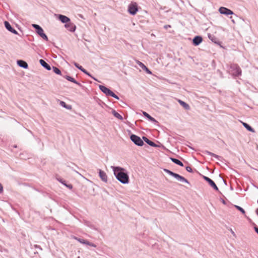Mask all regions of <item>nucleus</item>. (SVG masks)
Listing matches in <instances>:
<instances>
[{
  "mask_svg": "<svg viewBox=\"0 0 258 258\" xmlns=\"http://www.w3.org/2000/svg\"><path fill=\"white\" fill-rule=\"evenodd\" d=\"M114 175L116 178L122 184L129 183L130 178L127 171L123 168L119 166H111Z\"/></svg>",
  "mask_w": 258,
  "mask_h": 258,
  "instance_id": "f257e3e1",
  "label": "nucleus"
},
{
  "mask_svg": "<svg viewBox=\"0 0 258 258\" xmlns=\"http://www.w3.org/2000/svg\"><path fill=\"white\" fill-rule=\"evenodd\" d=\"M33 28L35 29L36 33L44 40L48 41V38L45 33L44 32L43 29L39 25L33 24L32 25Z\"/></svg>",
  "mask_w": 258,
  "mask_h": 258,
  "instance_id": "f03ea898",
  "label": "nucleus"
},
{
  "mask_svg": "<svg viewBox=\"0 0 258 258\" xmlns=\"http://www.w3.org/2000/svg\"><path fill=\"white\" fill-rule=\"evenodd\" d=\"M230 69L232 72V75L236 77L241 75V70L239 66L236 63H233L230 66Z\"/></svg>",
  "mask_w": 258,
  "mask_h": 258,
  "instance_id": "7ed1b4c3",
  "label": "nucleus"
},
{
  "mask_svg": "<svg viewBox=\"0 0 258 258\" xmlns=\"http://www.w3.org/2000/svg\"><path fill=\"white\" fill-rule=\"evenodd\" d=\"M130 139L137 146H143L144 144V140L136 135L132 134L130 136Z\"/></svg>",
  "mask_w": 258,
  "mask_h": 258,
  "instance_id": "20e7f679",
  "label": "nucleus"
},
{
  "mask_svg": "<svg viewBox=\"0 0 258 258\" xmlns=\"http://www.w3.org/2000/svg\"><path fill=\"white\" fill-rule=\"evenodd\" d=\"M127 11L132 15H135L138 11V5L135 2H132L128 6Z\"/></svg>",
  "mask_w": 258,
  "mask_h": 258,
  "instance_id": "39448f33",
  "label": "nucleus"
},
{
  "mask_svg": "<svg viewBox=\"0 0 258 258\" xmlns=\"http://www.w3.org/2000/svg\"><path fill=\"white\" fill-rule=\"evenodd\" d=\"M219 12L220 14L225 15L226 16L231 15L234 14V13L231 10L223 7H221L219 9Z\"/></svg>",
  "mask_w": 258,
  "mask_h": 258,
  "instance_id": "423d86ee",
  "label": "nucleus"
},
{
  "mask_svg": "<svg viewBox=\"0 0 258 258\" xmlns=\"http://www.w3.org/2000/svg\"><path fill=\"white\" fill-rule=\"evenodd\" d=\"M203 178L204 179V180L205 181H206L207 182H208L209 185L212 187H213V189H214L216 191H219L218 187H217V186L216 185V184H215V183L214 182V181L213 180H212L211 178H210L209 177L206 176H203Z\"/></svg>",
  "mask_w": 258,
  "mask_h": 258,
  "instance_id": "0eeeda50",
  "label": "nucleus"
},
{
  "mask_svg": "<svg viewBox=\"0 0 258 258\" xmlns=\"http://www.w3.org/2000/svg\"><path fill=\"white\" fill-rule=\"evenodd\" d=\"M4 25L6 29L14 34H18V32L12 26L10 23L7 21L4 22Z\"/></svg>",
  "mask_w": 258,
  "mask_h": 258,
  "instance_id": "6e6552de",
  "label": "nucleus"
},
{
  "mask_svg": "<svg viewBox=\"0 0 258 258\" xmlns=\"http://www.w3.org/2000/svg\"><path fill=\"white\" fill-rule=\"evenodd\" d=\"M64 27L67 28L69 31L71 32H74L75 31L76 29V25L72 23L71 21L68 22L67 24L64 25Z\"/></svg>",
  "mask_w": 258,
  "mask_h": 258,
  "instance_id": "1a4fd4ad",
  "label": "nucleus"
},
{
  "mask_svg": "<svg viewBox=\"0 0 258 258\" xmlns=\"http://www.w3.org/2000/svg\"><path fill=\"white\" fill-rule=\"evenodd\" d=\"M99 88L100 90L104 93L106 96H110V94L112 92V91L110 90L109 88H107L105 86L100 85L99 86Z\"/></svg>",
  "mask_w": 258,
  "mask_h": 258,
  "instance_id": "9d476101",
  "label": "nucleus"
},
{
  "mask_svg": "<svg viewBox=\"0 0 258 258\" xmlns=\"http://www.w3.org/2000/svg\"><path fill=\"white\" fill-rule=\"evenodd\" d=\"M173 177H174L179 181L189 184V181L186 178H185L183 176L180 175L177 173H174L173 175Z\"/></svg>",
  "mask_w": 258,
  "mask_h": 258,
  "instance_id": "9b49d317",
  "label": "nucleus"
},
{
  "mask_svg": "<svg viewBox=\"0 0 258 258\" xmlns=\"http://www.w3.org/2000/svg\"><path fill=\"white\" fill-rule=\"evenodd\" d=\"M57 18L61 23H64L65 24H67L71 21L69 17L61 14H58Z\"/></svg>",
  "mask_w": 258,
  "mask_h": 258,
  "instance_id": "f8f14e48",
  "label": "nucleus"
},
{
  "mask_svg": "<svg viewBox=\"0 0 258 258\" xmlns=\"http://www.w3.org/2000/svg\"><path fill=\"white\" fill-rule=\"evenodd\" d=\"M203 41V38L201 36H196L192 39V44L195 46H198Z\"/></svg>",
  "mask_w": 258,
  "mask_h": 258,
  "instance_id": "ddd939ff",
  "label": "nucleus"
},
{
  "mask_svg": "<svg viewBox=\"0 0 258 258\" xmlns=\"http://www.w3.org/2000/svg\"><path fill=\"white\" fill-rule=\"evenodd\" d=\"M98 171H99V172H98L99 176V177L100 178V179L103 182H107V176L106 173L104 171H103L101 169H99Z\"/></svg>",
  "mask_w": 258,
  "mask_h": 258,
  "instance_id": "4468645a",
  "label": "nucleus"
},
{
  "mask_svg": "<svg viewBox=\"0 0 258 258\" xmlns=\"http://www.w3.org/2000/svg\"><path fill=\"white\" fill-rule=\"evenodd\" d=\"M137 63L141 67L144 71H145L148 74H152L150 70L147 68L143 62L137 60Z\"/></svg>",
  "mask_w": 258,
  "mask_h": 258,
  "instance_id": "2eb2a0df",
  "label": "nucleus"
},
{
  "mask_svg": "<svg viewBox=\"0 0 258 258\" xmlns=\"http://www.w3.org/2000/svg\"><path fill=\"white\" fill-rule=\"evenodd\" d=\"M63 77L66 79L68 81L74 83L81 87H83L81 83L77 81L74 78L72 77L71 76L65 75L63 76Z\"/></svg>",
  "mask_w": 258,
  "mask_h": 258,
  "instance_id": "dca6fc26",
  "label": "nucleus"
},
{
  "mask_svg": "<svg viewBox=\"0 0 258 258\" xmlns=\"http://www.w3.org/2000/svg\"><path fill=\"white\" fill-rule=\"evenodd\" d=\"M208 36L209 39L211 41H212L213 42H214V43H215V44H216L217 45H220L221 42L214 35L211 34L209 33L208 34Z\"/></svg>",
  "mask_w": 258,
  "mask_h": 258,
  "instance_id": "f3484780",
  "label": "nucleus"
},
{
  "mask_svg": "<svg viewBox=\"0 0 258 258\" xmlns=\"http://www.w3.org/2000/svg\"><path fill=\"white\" fill-rule=\"evenodd\" d=\"M17 63L18 66L23 69H27L28 68V63L24 60L22 59H19L17 61Z\"/></svg>",
  "mask_w": 258,
  "mask_h": 258,
  "instance_id": "a211bd4d",
  "label": "nucleus"
},
{
  "mask_svg": "<svg viewBox=\"0 0 258 258\" xmlns=\"http://www.w3.org/2000/svg\"><path fill=\"white\" fill-rule=\"evenodd\" d=\"M143 140L149 145L153 147H159V146L156 144L154 142L150 140L145 136H143L142 138Z\"/></svg>",
  "mask_w": 258,
  "mask_h": 258,
  "instance_id": "6ab92c4d",
  "label": "nucleus"
},
{
  "mask_svg": "<svg viewBox=\"0 0 258 258\" xmlns=\"http://www.w3.org/2000/svg\"><path fill=\"white\" fill-rule=\"evenodd\" d=\"M39 63L43 68H44L47 71H50L51 70L50 66L48 63H47L44 60L42 59H40Z\"/></svg>",
  "mask_w": 258,
  "mask_h": 258,
  "instance_id": "aec40b11",
  "label": "nucleus"
},
{
  "mask_svg": "<svg viewBox=\"0 0 258 258\" xmlns=\"http://www.w3.org/2000/svg\"><path fill=\"white\" fill-rule=\"evenodd\" d=\"M143 114L150 121L153 123H157V121L153 117H152L149 114L145 111H143Z\"/></svg>",
  "mask_w": 258,
  "mask_h": 258,
  "instance_id": "412c9836",
  "label": "nucleus"
},
{
  "mask_svg": "<svg viewBox=\"0 0 258 258\" xmlns=\"http://www.w3.org/2000/svg\"><path fill=\"white\" fill-rule=\"evenodd\" d=\"M84 224L86 226H88V227L90 228L91 229H92L93 230H95L96 231H99V229L96 228L94 224H93L91 222L88 221H85Z\"/></svg>",
  "mask_w": 258,
  "mask_h": 258,
  "instance_id": "4be33fe9",
  "label": "nucleus"
},
{
  "mask_svg": "<svg viewBox=\"0 0 258 258\" xmlns=\"http://www.w3.org/2000/svg\"><path fill=\"white\" fill-rule=\"evenodd\" d=\"M204 153L207 155H210V156H211L213 157H215L216 158V159H217L218 160L220 161L221 159L222 158V157L219 156V155H217L214 153H213L210 151H208L207 150H206L204 152Z\"/></svg>",
  "mask_w": 258,
  "mask_h": 258,
  "instance_id": "5701e85b",
  "label": "nucleus"
},
{
  "mask_svg": "<svg viewBox=\"0 0 258 258\" xmlns=\"http://www.w3.org/2000/svg\"><path fill=\"white\" fill-rule=\"evenodd\" d=\"M242 123V125L249 132H250L251 133H254L255 131L254 130L248 123L244 122H241Z\"/></svg>",
  "mask_w": 258,
  "mask_h": 258,
  "instance_id": "b1692460",
  "label": "nucleus"
},
{
  "mask_svg": "<svg viewBox=\"0 0 258 258\" xmlns=\"http://www.w3.org/2000/svg\"><path fill=\"white\" fill-rule=\"evenodd\" d=\"M170 160L174 163H175V164H177V165H179L180 166H181V167L183 166V164L182 163V162L181 161H180L179 160H178V159L171 157L170 158Z\"/></svg>",
  "mask_w": 258,
  "mask_h": 258,
  "instance_id": "393cba45",
  "label": "nucleus"
},
{
  "mask_svg": "<svg viewBox=\"0 0 258 258\" xmlns=\"http://www.w3.org/2000/svg\"><path fill=\"white\" fill-rule=\"evenodd\" d=\"M178 102L185 109L189 110L190 109L189 105L184 101L181 100H178Z\"/></svg>",
  "mask_w": 258,
  "mask_h": 258,
  "instance_id": "a878e982",
  "label": "nucleus"
},
{
  "mask_svg": "<svg viewBox=\"0 0 258 258\" xmlns=\"http://www.w3.org/2000/svg\"><path fill=\"white\" fill-rule=\"evenodd\" d=\"M112 114L117 118L119 119V120H122L123 117L118 112H117L115 110H112Z\"/></svg>",
  "mask_w": 258,
  "mask_h": 258,
  "instance_id": "bb28decb",
  "label": "nucleus"
},
{
  "mask_svg": "<svg viewBox=\"0 0 258 258\" xmlns=\"http://www.w3.org/2000/svg\"><path fill=\"white\" fill-rule=\"evenodd\" d=\"M60 105L62 107H64V108H65L66 109H71L72 108L71 105L67 104L66 103V102L63 101H60Z\"/></svg>",
  "mask_w": 258,
  "mask_h": 258,
  "instance_id": "cd10ccee",
  "label": "nucleus"
},
{
  "mask_svg": "<svg viewBox=\"0 0 258 258\" xmlns=\"http://www.w3.org/2000/svg\"><path fill=\"white\" fill-rule=\"evenodd\" d=\"M82 72L84 73L85 74L87 75V76H88L89 77H91L92 79L97 81V80L85 69L84 70H83Z\"/></svg>",
  "mask_w": 258,
  "mask_h": 258,
  "instance_id": "c85d7f7f",
  "label": "nucleus"
},
{
  "mask_svg": "<svg viewBox=\"0 0 258 258\" xmlns=\"http://www.w3.org/2000/svg\"><path fill=\"white\" fill-rule=\"evenodd\" d=\"M52 70L53 72L57 75H61V71L57 67H52Z\"/></svg>",
  "mask_w": 258,
  "mask_h": 258,
  "instance_id": "c756f323",
  "label": "nucleus"
},
{
  "mask_svg": "<svg viewBox=\"0 0 258 258\" xmlns=\"http://www.w3.org/2000/svg\"><path fill=\"white\" fill-rule=\"evenodd\" d=\"M74 239L80 242L81 243L85 244V243H86L87 240H85L84 239L80 238L77 237H74Z\"/></svg>",
  "mask_w": 258,
  "mask_h": 258,
  "instance_id": "7c9ffc66",
  "label": "nucleus"
},
{
  "mask_svg": "<svg viewBox=\"0 0 258 258\" xmlns=\"http://www.w3.org/2000/svg\"><path fill=\"white\" fill-rule=\"evenodd\" d=\"M74 66L79 70H80L81 72L83 71V70H84V69L82 67V66H80L79 63H78L76 62H74Z\"/></svg>",
  "mask_w": 258,
  "mask_h": 258,
  "instance_id": "2f4dec72",
  "label": "nucleus"
},
{
  "mask_svg": "<svg viewBox=\"0 0 258 258\" xmlns=\"http://www.w3.org/2000/svg\"><path fill=\"white\" fill-rule=\"evenodd\" d=\"M235 207L242 214H244L245 213V210L242 207L237 205H235Z\"/></svg>",
  "mask_w": 258,
  "mask_h": 258,
  "instance_id": "473e14b6",
  "label": "nucleus"
},
{
  "mask_svg": "<svg viewBox=\"0 0 258 258\" xmlns=\"http://www.w3.org/2000/svg\"><path fill=\"white\" fill-rule=\"evenodd\" d=\"M164 171H165L166 173H168V174H169L170 175L173 176L174 172H173V171L169 170V169H163Z\"/></svg>",
  "mask_w": 258,
  "mask_h": 258,
  "instance_id": "72a5a7b5",
  "label": "nucleus"
},
{
  "mask_svg": "<svg viewBox=\"0 0 258 258\" xmlns=\"http://www.w3.org/2000/svg\"><path fill=\"white\" fill-rule=\"evenodd\" d=\"M85 244L89 245V246L93 247H96V245L94 243L91 242L88 240H87L86 243H85Z\"/></svg>",
  "mask_w": 258,
  "mask_h": 258,
  "instance_id": "f704fd0d",
  "label": "nucleus"
},
{
  "mask_svg": "<svg viewBox=\"0 0 258 258\" xmlns=\"http://www.w3.org/2000/svg\"><path fill=\"white\" fill-rule=\"evenodd\" d=\"M110 96H111V97H113V98H115V99H117V100H119V97H118L117 95H116L114 92H113L112 91L111 93L110 94Z\"/></svg>",
  "mask_w": 258,
  "mask_h": 258,
  "instance_id": "c9c22d12",
  "label": "nucleus"
},
{
  "mask_svg": "<svg viewBox=\"0 0 258 258\" xmlns=\"http://www.w3.org/2000/svg\"><path fill=\"white\" fill-rule=\"evenodd\" d=\"M57 180L64 185L66 183V181L61 178H57Z\"/></svg>",
  "mask_w": 258,
  "mask_h": 258,
  "instance_id": "e433bc0d",
  "label": "nucleus"
},
{
  "mask_svg": "<svg viewBox=\"0 0 258 258\" xmlns=\"http://www.w3.org/2000/svg\"><path fill=\"white\" fill-rule=\"evenodd\" d=\"M185 169L188 172L192 173L193 172L192 168L190 166H186Z\"/></svg>",
  "mask_w": 258,
  "mask_h": 258,
  "instance_id": "4c0bfd02",
  "label": "nucleus"
},
{
  "mask_svg": "<svg viewBox=\"0 0 258 258\" xmlns=\"http://www.w3.org/2000/svg\"><path fill=\"white\" fill-rule=\"evenodd\" d=\"M64 185L69 188V189H72L73 185L71 184H67V183L64 184Z\"/></svg>",
  "mask_w": 258,
  "mask_h": 258,
  "instance_id": "58836bf2",
  "label": "nucleus"
},
{
  "mask_svg": "<svg viewBox=\"0 0 258 258\" xmlns=\"http://www.w3.org/2000/svg\"><path fill=\"white\" fill-rule=\"evenodd\" d=\"M171 26L170 25H166L164 26V28L166 30L168 29L169 28H171Z\"/></svg>",
  "mask_w": 258,
  "mask_h": 258,
  "instance_id": "ea45409f",
  "label": "nucleus"
},
{
  "mask_svg": "<svg viewBox=\"0 0 258 258\" xmlns=\"http://www.w3.org/2000/svg\"><path fill=\"white\" fill-rule=\"evenodd\" d=\"M3 191V186L1 183H0V194Z\"/></svg>",
  "mask_w": 258,
  "mask_h": 258,
  "instance_id": "a19ab883",
  "label": "nucleus"
},
{
  "mask_svg": "<svg viewBox=\"0 0 258 258\" xmlns=\"http://www.w3.org/2000/svg\"><path fill=\"white\" fill-rule=\"evenodd\" d=\"M254 229L255 232L258 234V227L257 226H255L254 227Z\"/></svg>",
  "mask_w": 258,
  "mask_h": 258,
  "instance_id": "79ce46f5",
  "label": "nucleus"
},
{
  "mask_svg": "<svg viewBox=\"0 0 258 258\" xmlns=\"http://www.w3.org/2000/svg\"><path fill=\"white\" fill-rule=\"evenodd\" d=\"M35 247L36 248H39V249H40L42 250V248H41V247H40V245H35Z\"/></svg>",
  "mask_w": 258,
  "mask_h": 258,
  "instance_id": "37998d69",
  "label": "nucleus"
},
{
  "mask_svg": "<svg viewBox=\"0 0 258 258\" xmlns=\"http://www.w3.org/2000/svg\"><path fill=\"white\" fill-rule=\"evenodd\" d=\"M222 202L223 204H224L225 205L226 204V202H225V201L224 200H222Z\"/></svg>",
  "mask_w": 258,
  "mask_h": 258,
  "instance_id": "c03bdc74",
  "label": "nucleus"
},
{
  "mask_svg": "<svg viewBox=\"0 0 258 258\" xmlns=\"http://www.w3.org/2000/svg\"><path fill=\"white\" fill-rule=\"evenodd\" d=\"M73 170L74 171H75L77 174H79V175H81V174L80 173H79L78 171H76L75 170H74V169H73Z\"/></svg>",
  "mask_w": 258,
  "mask_h": 258,
  "instance_id": "a18cd8bd",
  "label": "nucleus"
},
{
  "mask_svg": "<svg viewBox=\"0 0 258 258\" xmlns=\"http://www.w3.org/2000/svg\"><path fill=\"white\" fill-rule=\"evenodd\" d=\"M223 180L224 181V183H225V185H227L226 181L223 179Z\"/></svg>",
  "mask_w": 258,
  "mask_h": 258,
  "instance_id": "49530a36",
  "label": "nucleus"
},
{
  "mask_svg": "<svg viewBox=\"0 0 258 258\" xmlns=\"http://www.w3.org/2000/svg\"><path fill=\"white\" fill-rule=\"evenodd\" d=\"M231 233L233 234V235H235L234 234V232L231 230Z\"/></svg>",
  "mask_w": 258,
  "mask_h": 258,
  "instance_id": "de8ad7c7",
  "label": "nucleus"
},
{
  "mask_svg": "<svg viewBox=\"0 0 258 258\" xmlns=\"http://www.w3.org/2000/svg\"><path fill=\"white\" fill-rule=\"evenodd\" d=\"M13 147L14 148H17V145H14Z\"/></svg>",
  "mask_w": 258,
  "mask_h": 258,
  "instance_id": "09e8293b",
  "label": "nucleus"
},
{
  "mask_svg": "<svg viewBox=\"0 0 258 258\" xmlns=\"http://www.w3.org/2000/svg\"><path fill=\"white\" fill-rule=\"evenodd\" d=\"M68 167H71L70 165H68Z\"/></svg>",
  "mask_w": 258,
  "mask_h": 258,
  "instance_id": "8fccbe9b",
  "label": "nucleus"
},
{
  "mask_svg": "<svg viewBox=\"0 0 258 258\" xmlns=\"http://www.w3.org/2000/svg\"><path fill=\"white\" fill-rule=\"evenodd\" d=\"M257 214L258 215V212L257 213Z\"/></svg>",
  "mask_w": 258,
  "mask_h": 258,
  "instance_id": "3c124183",
  "label": "nucleus"
}]
</instances>
